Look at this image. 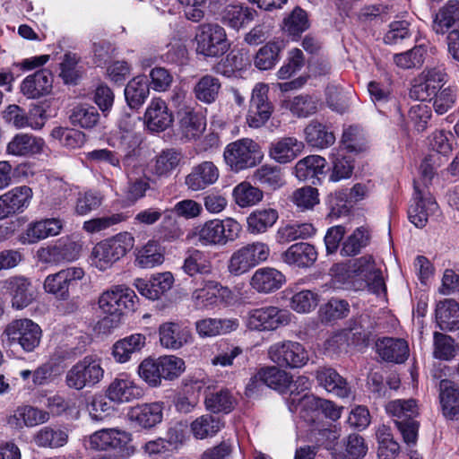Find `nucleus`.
Here are the masks:
<instances>
[{
	"instance_id": "39448f33",
	"label": "nucleus",
	"mask_w": 459,
	"mask_h": 459,
	"mask_svg": "<svg viewBox=\"0 0 459 459\" xmlns=\"http://www.w3.org/2000/svg\"><path fill=\"white\" fill-rule=\"evenodd\" d=\"M131 434L119 429H102L85 439V446L94 451L117 450L122 456H130L134 449L130 446Z\"/></svg>"
},
{
	"instance_id": "2eb2a0df",
	"label": "nucleus",
	"mask_w": 459,
	"mask_h": 459,
	"mask_svg": "<svg viewBox=\"0 0 459 459\" xmlns=\"http://www.w3.org/2000/svg\"><path fill=\"white\" fill-rule=\"evenodd\" d=\"M143 394V389L125 373L115 377L107 390V397L110 401L118 403L140 399Z\"/></svg>"
},
{
	"instance_id": "9b49d317",
	"label": "nucleus",
	"mask_w": 459,
	"mask_h": 459,
	"mask_svg": "<svg viewBox=\"0 0 459 459\" xmlns=\"http://www.w3.org/2000/svg\"><path fill=\"white\" fill-rule=\"evenodd\" d=\"M136 295L125 285H115L104 291L99 298V307L105 314L121 315L126 310H134Z\"/></svg>"
},
{
	"instance_id": "ddd939ff",
	"label": "nucleus",
	"mask_w": 459,
	"mask_h": 459,
	"mask_svg": "<svg viewBox=\"0 0 459 459\" xmlns=\"http://www.w3.org/2000/svg\"><path fill=\"white\" fill-rule=\"evenodd\" d=\"M85 272L82 267L70 266L56 273L49 274L44 281L46 292L53 294L59 299H67L69 289L83 279Z\"/></svg>"
},
{
	"instance_id": "b1692460",
	"label": "nucleus",
	"mask_w": 459,
	"mask_h": 459,
	"mask_svg": "<svg viewBox=\"0 0 459 459\" xmlns=\"http://www.w3.org/2000/svg\"><path fill=\"white\" fill-rule=\"evenodd\" d=\"M239 322L236 318H204L195 323V330L202 338L226 334L238 329Z\"/></svg>"
},
{
	"instance_id": "f8f14e48",
	"label": "nucleus",
	"mask_w": 459,
	"mask_h": 459,
	"mask_svg": "<svg viewBox=\"0 0 459 459\" xmlns=\"http://www.w3.org/2000/svg\"><path fill=\"white\" fill-rule=\"evenodd\" d=\"M269 87L256 83L253 88L246 122L251 128L264 126L272 116L273 107L268 100Z\"/></svg>"
},
{
	"instance_id": "58836bf2",
	"label": "nucleus",
	"mask_w": 459,
	"mask_h": 459,
	"mask_svg": "<svg viewBox=\"0 0 459 459\" xmlns=\"http://www.w3.org/2000/svg\"><path fill=\"white\" fill-rule=\"evenodd\" d=\"M4 334L7 337V345L16 349L20 347L27 351L29 349V319H17L5 328Z\"/></svg>"
},
{
	"instance_id": "412c9836",
	"label": "nucleus",
	"mask_w": 459,
	"mask_h": 459,
	"mask_svg": "<svg viewBox=\"0 0 459 459\" xmlns=\"http://www.w3.org/2000/svg\"><path fill=\"white\" fill-rule=\"evenodd\" d=\"M285 276L273 267L257 269L250 279V286L259 293H271L281 288Z\"/></svg>"
},
{
	"instance_id": "5fc2aeb1",
	"label": "nucleus",
	"mask_w": 459,
	"mask_h": 459,
	"mask_svg": "<svg viewBox=\"0 0 459 459\" xmlns=\"http://www.w3.org/2000/svg\"><path fill=\"white\" fill-rule=\"evenodd\" d=\"M221 427L222 423L218 417L206 414L192 422L191 430L196 438L204 439L214 436Z\"/></svg>"
},
{
	"instance_id": "cd10ccee",
	"label": "nucleus",
	"mask_w": 459,
	"mask_h": 459,
	"mask_svg": "<svg viewBox=\"0 0 459 459\" xmlns=\"http://www.w3.org/2000/svg\"><path fill=\"white\" fill-rule=\"evenodd\" d=\"M326 160L319 155H308L299 160L294 168L295 176L299 180H310L312 184L319 181V176L325 174Z\"/></svg>"
},
{
	"instance_id": "f704fd0d",
	"label": "nucleus",
	"mask_w": 459,
	"mask_h": 459,
	"mask_svg": "<svg viewBox=\"0 0 459 459\" xmlns=\"http://www.w3.org/2000/svg\"><path fill=\"white\" fill-rule=\"evenodd\" d=\"M68 437L65 428L46 426L34 434L33 440L39 447L55 449L65 446Z\"/></svg>"
},
{
	"instance_id": "4c0bfd02",
	"label": "nucleus",
	"mask_w": 459,
	"mask_h": 459,
	"mask_svg": "<svg viewBox=\"0 0 459 459\" xmlns=\"http://www.w3.org/2000/svg\"><path fill=\"white\" fill-rule=\"evenodd\" d=\"M256 15V12L248 7L232 4L228 5L221 13V22L234 30H239L241 27L251 22Z\"/></svg>"
},
{
	"instance_id": "2f4dec72",
	"label": "nucleus",
	"mask_w": 459,
	"mask_h": 459,
	"mask_svg": "<svg viewBox=\"0 0 459 459\" xmlns=\"http://www.w3.org/2000/svg\"><path fill=\"white\" fill-rule=\"evenodd\" d=\"M146 344V337L142 333H134L117 341L113 345L112 354L116 361L127 362L132 355L140 352Z\"/></svg>"
},
{
	"instance_id": "aec40b11",
	"label": "nucleus",
	"mask_w": 459,
	"mask_h": 459,
	"mask_svg": "<svg viewBox=\"0 0 459 459\" xmlns=\"http://www.w3.org/2000/svg\"><path fill=\"white\" fill-rule=\"evenodd\" d=\"M439 403L443 416L450 420L459 418V385L443 379L439 383Z\"/></svg>"
},
{
	"instance_id": "dca6fc26",
	"label": "nucleus",
	"mask_w": 459,
	"mask_h": 459,
	"mask_svg": "<svg viewBox=\"0 0 459 459\" xmlns=\"http://www.w3.org/2000/svg\"><path fill=\"white\" fill-rule=\"evenodd\" d=\"M414 204L408 211V216L411 223L417 228H423L430 215L436 213L438 210L437 202L431 196L425 197L420 186L414 181Z\"/></svg>"
},
{
	"instance_id": "6e6552de",
	"label": "nucleus",
	"mask_w": 459,
	"mask_h": 459,
	"mask_svg": "<svg viewBox=\"0 0 459 459\" xmlns=\"http://www.w3.org/2000/svg\"><path fill=\"white\" fill-rule=\"evenodd\" d=\"M269 359L281 368H300L309 360L308 351L294 341H282L272 344L267 351Z\"/></svg>"
},
{
	"instance_id": "a878e982",
	"label": "nucleus",
	"mask_w": 459,
	"mask_h": 459,
	"mask_svg": "<svg viewBox=\"0 0 459 459\" xmlns=\"http://www.w3.org/2000/svg\"><path fill=\"white\" fill-rule=\"evenodd\" d=\"M147 126L152 131H164L173 122L166 102L161 99H153L145 112Z\"/></svg>"
},
{
	"instance_id": "c9c22d12",
	"label": "nucleus",
	"mask_w": 459,
	"mask_h": 459,
	"mask_svg": "<svg viewBox=\"0 0 459 459\" xmlns=\"http://www.w3.org/2000/svg\"><path fill=\"white\" fill-rule=\"evenodd\" d=\"M453 27L459 28V0H450L441 7L433 22V30L444 34Z\"/></svg>"
},
{
	"instance_id": "0e129e2a",
	"label": "nucleus",
	"mask_w": 459,
	"mask_h": 459,
	"mask_svg": "<svg viewBox=\"0 0 459 459\" xmlns=\"http://www.w3.org/2000/svg\"><path fill=\"white\" fill-rule=\"evenodd\" d=\"M160 359L147 358L143 359L138 367L139 377L152 387L159 386L161 384V372L160 369Z\"/></svg>"
},
{
	"instance_id": "a211bd4d",
	"label": "nucleus",
	"mask_w": 459,
	"mask_h": 459,
	"mask_svg": "<svg viewBox=\"0 0 459 459\" xmlns=\"http://www.w3.org/2000/svg\"><path fill=\"white\" fill-rule=\"evenodd\" d=\"M174 284V277L170 272L152 274L149 281L136 279L134 285L145 298L156 300L168 292Z\"/></svg>"
},
{
	"instance_id": "bb28decb",
	"label": "nucleus",
	"mask_w": 459,
	"mask_h": 459,
	"mask_svg": "<svg viewBox=\"0 0 459 459\" xmlns=\"http://www.w3.org/2000/svg\"><path fill=\"white\" fill-rule=\"evenodd\" d=\"M376 346L379 356L386 361L403 363L409 356V346L403 339L385 337Z\"/></svg>"
},
{
	"instance_id": "a19ab883",
	"label": "nucleus",
	"mask_w": 459,
	"mask_h": 459,
	"mask_svg": "<svg viewBox=\"0 0 459 459\" xmlns=\"http://www.w3.org/2000/svg\"><path fill=\"white\" fill-rule=\"evenodd\" d=\"M136 264L141 268H153L164 262V250L160 243L151 239L136 253Z\"/></svg>"
},
{
	"instance_id": "338daca9",
	"label": "nucleus",
	"mask_w": 459,
	"mask_h": 459,
	"mask_svg": "<svg viewBox=\"0 0 459 459\" xmlns=\"http://www.w3.org/2000/svg\"><path fill=\"white\" fill-rule=\"evenodd\" d=\"M410 22L405 20L394 21L389 24V29L384 36V42L387 45L402 44L411 37Z\"/></svg>"
},
{
	"instance_id": "c756f323",
	"label": "nucleus",
	"mask_w": 459,
	"mask_h": 459,
	"mask_svg": "<svg viewBox=\"0 0 459 459\" xmlns=\"http://www.w3.org/2000/svg\"><path fill=\"white\" fill-rule=\"evenodd\" d=\"M283 261L289 264L299 267H308L312 265L316 258L317 252L315 247L306 242H299L291 245L283 254Z\"/></svg>"
},
{
	"instance_id": "72a5a7b5",
	"label": "nucleus",
	"mask_w": 459,
	"mask_h": 459,
	"mask_svg": "<svg viewBox=\"0 0 459 459\" xmlns=\"http://www.w3.org/2000/svg\"><path fill=\"white\" fill-rule=\"evenodd\" d=\"M368 189L362 184H356L350 189L349 194L345 192L335 193L334 197L331 200L330 215L340 217L342 214L348 212L349 208L347 203H357L364 199L367 195Z\"/></svg>"
},
{
	"instance_id": "de8ad7c7",
	"label": "nucleus",
	"mask_w": 459,
	"mask_h": 459,
	"mask_svg": "<svg viewBox=\"0 0 459 459\" xmlns=\"http://www.w3.org/2000/svg\"><path fill=\"white\" fill-rule=\"evenodd\" d=\"M284 48L281 40L270 41L262 47L255 55V65L260 70L273 68L279 60V54Z\"/></svg>"
},
{
	"instance_id": "49530a36",
	"label": "nucleus",
	"mask_w": 459,
	"mask_h": 459,
	"mask_svg": "<svg viewBox=\"0 0 459 459\" xmlns=\"http://www.w3.org/2000/svg\"><path fill=\"white\" fill-rule=\"evenodd\" d=\"M204 403L206 409L213 413H229L235 406V399L227 389L207 392Z\"/></svg>"
},
{
	"instance_id": "7ed1b4c3",
	"label": "nucleus",
	"mask_w": 459,
	"mask_h": 459,
	"mask_svg": "<svg viewBox=\"0 0 459 459\" xmlns=\"http://www.w3.org/2000/svg\"><path fill=\"white\" fill-rule=\"evenodd\" d=\"M242 232V225L235 219H213L204 222L198 230L199 241L204 246H225L237 240Z\"/></svg>"
},
{
	"instance_id": "20e7f679",
	"label": "nucleus",
	"mask_w": 459,
	"mask_h": 459,
	"mask_svg": "<svg viewBox=\"0 0 459 459\" xmlns=\"http://www.w3.org/2000/svg\"><path fill=\"white\" fill-rule=\"evenodd\" d=\"M195 40L196 53L205 57H220L230 48L226 31L217 23L199 25Z\"/></svg>"
},
{
	"instance_id": "864d4df0",
	"label": "nucleus",
	"mask_w": 459,
	"mask_h": 459,
	"mask_svg": "<svg viewBox=\"0 0 459 459\" xmlns=\"http://www.w3.org/2000/svg\"><path fill=\"white\" fill-rule=\"evenodd\" d=\"M69 118L74 126L91 129L98 124L100 114L92 106L81 105L73 108Z\"/></svg>"
},
{
	"instance_id": "e2e57ef3",
	"label": "nucleus",
	"mask_w": 459,
	"mask_h": 459,
	"mask_svg": "<svg viewBox=\"0 0 459 459\" xmlns=\"http://www.w3.org/2000/svg\"><path fill=\"white\" fill-rule=\"evenodd\" d=\"M368 451L364 438L353 434L348 437L346 449L342 452L333 453L334 459H362Z\"/></svg>"
},
{
	"instance_id": "79ce46f5",
	"label": "nucleus",
	"mask_w": 459,
	"mask_h": 459,
	"mask_svg": "<svg viewBox=\"0 0 459 459\" xmlns=\"http://www.w3.org/2000/svg\"><path fill=\"white\" fill-rule=\"evenodd\" d=\"M150 93V85L144 76L133 78L126 86L125 97L131 108H140Z\"/></svg>"
},
{
	"instance_id": "4be33fe9",
	"label": "nucleus",
	"mask_w": 459,
	"mask_h": 459,
	"mask_svg": "<svg viewBox=\"0 0 459 459\" xmlns=\"http://www.w3.org/2000/svg\"><path fill=\"white\" fill-rule=\"evenodd\" d=\"M316 377L320 386L324 387L328 393L345 398L351 394V387L347 380L342 377L333 368H320L316 370Z\"/></svg>"
},
{
	"instance_id": "c85d7f7f",
	"label": "nucleus",
	"mask_w": 459,
	"mask_h": 459,
	"mask_svg": "<svg viewBox=\"0 0 459 459\" xmlns=\"http://www.w3.org/2000/svg\"><path fill=\"white\" fill-rule=\"evenodd\" d=\"M278 218V212L273 208L255 209L247 217V231L251 235L264 234L275 224Z\"/></svg>"
},
{
	"instance_id": "f3484780",
	"label": "nucleus",
	"mask_w": 459,
	"mask_h": 459,
	"mask_svg": "<svg viewBox=\"0 0 459 459\" xmlns=\"http://www.w3.org/2000/svg\"><path fill=\"white\" fill-rule=\"evenodd\" d=\"M219 178L218 167L212 161L205 160L192 168L185 178V184L191 191H200L214 185Z\"/></svg>"
},
{
	"instance_id": "09e8293b",
	"label": "nucleus",
	"mask_w": 459,
	"mask_h": 459,
	"mask_svg": "<svg viewBox=\"0 0 459 459\" xmlns=\"http://www.w3.org/2000/svg\"><path fill=\"white\" fill-rule=\"evenodd\" d=\"M235 203L241 208L255 205L263 199V192L249 182H241L232 191Z\"/></svg>"
},
{
	"instance_id": "0eeeda50",
	"label": "nucleus",
	"mask_w": 459,
	"mask_h": 459,
	"mask_svg": "<svg viewBox=\"0 0 459 459\" xmlns=\"http://www.w3.org/2000/svg\"><path fill=\"white\" fill-rule=\"evenodd\" d=\"M104 376L100 359L94 356H86L74 364L65 375V383L69 388L80 391L98 384Z\"/></svg>"
},
{
	"instance_id": "37998d69",
	"label": "nucleus",
	"mask_w": 459,
	"mask_h": 459,
	"mask_svg": "<svg viewBox=\"0 0 459 459\" xmlns=\"http://www.w3.org/2000/svg\"><path fill=\"white\" fill-rule=\"evenodd\" d=\"M436 318L441 329L459 328V304L453 299L439 302L436 308Z\"/></svg>"
},
{
	"instance_id": "473e14b6",
	"label": "nucleus",
	"mask_w": 459,
	"mask_h": 459,
	"mask_svg": "<svg viewBox=\"0 0 459 459\" xmlns=\"http://www.w3.org/2000/svg\"><path fill=\"white\" fill-rule=\"evenodd\" d=\"M307 143L317 149H325L333 145L335 142L333 133L324 124L312 120L304 129Z\"/></svg>"
},
{
	"instance_id": "f03ea898",
	"label": "nucleus",
	"mask_w": 459,
	"mask_h": 459,
	"mask_svg": "<svg viewBox=\"0 0 459 459\" xmlns=\"http://www.w3.org/2000/svg\"><path fill=\"white\" fill-rule=\"evenodd\" d=\"M263 157L260 145L250 138L232 142L223 152L225 163L235 172L256 166Z\"/></svg>"
},
{
	"instance_id": "680f3d73",
	"label": "nucleus",
	"mask_w": 459,
	"mask_h": 459,
	"mask_svg": "<svg viewBox=\"0 0 459 459\" xmlns=\"http://www.w3.org/2000/svg\"><path fill=\"white\" fill-rule=\"evenodd\" d=\"M51 136L70 149L80 148L86 141L85 134L74 128L56 127L52 130Z\"/></svg>"
},
{
	"instance_id": "69168bd1",
	"label": "nucleus",
	"mask_w": 459,
	"mask_h": 459,
	"mask_svg": "<svg viewBox=\"0 0 459 459\" xmlns=\"http://www.w3.org/2000/svg\"><path fill=\"white\" fill-rule=\"evenodd\" d=\"M53 82L52 74L47 69H41L30 75V99L39 98L48 94Z\"/></svg>"
},
{
	"instance_id": "f257e3e1",
	"label": "nucleus",
	"mask_w": 459,
	"mask_h": 459,
	"mask_svg": "<svg viewBox=\"0 0 459 459\" xmlns=\"http://www.w3.org/2000/svg\"><path fill=\"white\" fill-rule=\"evenodd\" d=\"M134 245V238L129 232H121L111 238L98 243L92 249L91 256L97 268L103 271L125 256Z\"/></svg>"
},
{
	"instance_id": "4d7b16f0",
	"label": "nucleus",
	"mask_w": 459,
	"mask_h": 459,
	"mask_svg": "<svg viewBox=\"0 0 459 459\" xmlns=\"http://www.w3.org/2000/svg\"><path fill=\"white\" fill-rule=\"evenodd\" d=\"M253 180L270 189H277L283 185L281 170L277 167L264 165L255 170Z\"/></svg>"
},
{
	"instance_id": "4468645a",
	"label": "nucleus",
	"mask_w": 459,
	"mask_h": 459,
	"mask_svg": "<svg viewBox=\"0 0 459 459\" xmlns=\"http://www.w3.org/2000/svg\"><path fill=\"white\" fill-rule=\"evenodd\" d=\"M161 347L169 351H178L193 342L191 329L178 322H165L158 328Z\"/></svg>"
},
{
	"instance_id": "1a4fd4ad",
	"label": "nucleus",
	"mask_w": 459,
	"mask_h": 459,
	"mask_svg": "<svg viewBox=\"0 0 459 459\" xmlns=\"http://www.w3.org/2000/svg\"><path fill=\"white\" fill-rule=\"evenodd\" d=\"M447 74L442 67L424 69L414 80L410 96L420 101L432 100L446 82Z\"/></svg>"
},
{
	"instance_id": "6e6d98bb",
	"label": "nucleus",
	"mask_w": 459,
	"mask_h": 459,
	"mask_svg": "<svg viewBox=\"0 0 459 459\" xmlns=\"http://www.w3.org/2000/svg\"><path fill=\"white\" fill-rule=\"evenodd\" d=\"M181 156L173 149L162 151L155 159L152 168L158 177H168L178 166Z\"/></svg>"
},
{
	"instance_id": "9d476101",
	"label": "nucleus",
	"mask_w": 459,
	"mask_h": 459,
	"mask_svg": "<svg viewBox=\"0 0 459 459\" xmlns=\"http://www.w3.org/2000/svg\"><path fill=\"white\" fill-rule=\"evenodd\" d=\"M290 320V311L269 306L250 310L247 315V326L251 330L273 331L287 325Z\"/></svg>"
},
{
	"instance_id": "ea45409f",
	"label": "nucleus",
	"mask_w": 459,
	"mask_h": 459,
	"mask_svg": "<svg viewBox=\"0 0 459 459\" xmlns=\"http://www.w3.org/2000/svg\"><path fill=\"white\" fill-rule=\"evenodd\" d=\"M221 88V83L217 77L205 74L195 84L193 92L199 101L212 104L217 100Z\"/></svg>"
},
{
	"instance_id": "7c9ffc66",
	"label": "nucleus",
	"mask_w": 459,
	"mask_h": 459,
	"mask_svg": "<svg viewBox=\"0 0 459 459\" xmlns=\"http://www.w3.org/2000/svg\"><path fill=\"white\" fill-rule=\"evenodd\" d=\"M221 285L212 280H204L201 286L196 288L191 296L193 304L196 309H207L217 303Z\"/></svg>"
},
{
	"instance_id": "393cba45",
	"label": "nucleus",
	"mask_w": 459,
	"mask_h": 459,
	"mask_svg": "<svg viewBox=\"0 0 459 459\" xmlns=\"http://www.w3.org/2000/svg\"><path fill=\"white\" fill-rule=\"evenodd\" d=\"M304 143L295 137H283L271 144L270 157L278 163L294 160L303 151Z\"/></svg>"
},
{
	"instance_id": "e433bc0d",
	"label": "nucleus",
	"mask_w": 459,
	"mask_h": 459,
	"mask_svg": "<svg viewBox=\"0 0 459 459\" xmlns=\"http://www.w3.org/2000/svg\"><path fill=\"white\" fill-rule=\"evenodd\" d=\"M179 116V131L182 137L188 141L199 138L205 130L204 118L194 109H186Z\"/></svg>"
},
{
	"instance_id": "bf43d9fd",
	"label": "nucleus",
	"mask_w": 459,
	"mask_h": 459,
	"mask_svg": "<svg viewBox=\"0 0 459 459\" xmlns=\"http://www.w3.org/2000/svg\"><path fill=\"white\" fill-rule=\"evenodd\" d=\"M427 49L423 45L394 56V61L402 69L419 67L424 63Z\"/></svg>"
},
{
	"instance_id": "052dcab7",
	"label": "nucleus",
	"mask_w": 459,
	"mask_h": 459,
	"mask_svg": "<svg viewBox=\"0 0 459 459\" xmlns=\"http://www.w3.org/2000/svg\"><path fill=\"white\" fill-rule=\"evenodd\" d=\"M13 307L22 309L29 305V282L24 277H13L8 281Z\"/></svg>"
},
{
	"instance_id": "13d9d810",
	"label": "nucleus",
	"mask_w": 459,
	"mask_h": 459,
	"mask_svg": "<svg viewBox=\"0 0 459 459\" xmlns=\"http://www.w3.org/2000/svg\"><path fill=\"white\" fill-rule=\"evenodd\" d=\"M368 243V234L363 228H357L343 242L341 255L353 256L358 255Z\"/></svg>"
},
{
	"instance_id": "423d86ee",
	"label": "nucleus",
	"mask_w": 459,
	"mask_h": 459,
	"mask_svg": "<svg viewBox=\"0 0 459 459\" xmlns=\"http://www.w3.org/2000/svg\"><path fill=\"white\" fill-rule=\"evenodd\" d=\"M270 248L263 242H253L237 249L228 261V271L234 276H240L262 262L267 260Z\"/></svg>"
},
{
	"instance_id": "5701e85b",
	"label": "nucleus",
	"mask_w": 459,
	"mask_h": 459,
	"mask_svg": "<svg viewBox=\"0 0 459 459\" xmlns=\"http://www.w3.org/2000/svg\"><path fill=\"white\" fill-rule=\"evenodd\" d=\"M29 202V186H15L0 195V220L22 212Z\"/></svg>"
},
{
	"instance_id": "8fccbe9b",
	"label": "nucleus",
	"mask_w": 459,
	"mask_h": 459,
	"mask_svg": "<svg viewBox=\"0 0 459 459\" xmlns=\"http://www.w3.org/2000/svg\"><path fill=\"white\" fill-rule=\"evenodd\" d=\"M385 409L388 414L402 421L411 420L419 415V408L414 399L391 401Z\"/></svg>"
},
{
	"instance_id": "c03bdc74",
	"label": "nucleus",
	"mask_w": 459,
	"mask_h": 459,
	"mask_svg": "<svg viewBox=\"0 0 459 459\" xmlns=\"http://www.w3.org/2000/svg\"><path fill=\"white\" fill-rule=\"evenodd\" d=\"M182 269L189 276L210 275L213 272L212 263L204 252L193 249L187 252Z\"/></svg>"
},
{
	"instance_id": "6ab92c4d",
	"label": "nucleus",
	"mask_w": 459,
	"mask_h": 459,
	"mask_svg": "<svg viewBox=\"0 0 459 459\" xmlns=\"http://www.w3.org/2000/svg\"><path fill=\"white\" fill-rule=\"evenodd\" d=\"M163 409L161 402L139 404L129 411L128 418L143 429H152L162 421Z\"/></svg>"
},
{
	"instance_id": "3c124183",
	"label": "nucleus",
	"mask_w": 459,
	"mask_h": 459,
	"mask_svg": "<svg viewBox=\"0 0 459 459\" xmlns=\"http://www.w3.org/2000/svg\"><path fill=\"white\" fill-rule=\"evenodd\" d=\"M322 399L313 394H304L298 400L294 408L290 406L291 411H299L301 418L306 421L315 422L320 415V404Z\"/></svg>"
},
{
	"instance_id": "774afa93",
	"label": "nucleus",
	"mask_w": 459,
	"mask_h": 459,
	"mask_svg": "<svg viewBox=\"0 0 459 459\" xmlns=\"http://www.w3.org/2000/svg\"><path fill=\"white\" fill-rule=\"evenodd\" d=\"M317 293L305 290L295 293L290 299V307L298 313H309L318 304Z\"/></svg>"
},
{
	"instance_id": "603ef678",
	"label": "nucleus",
	"mask_w": 459,
	"mask_h": 459,
	"mask_svg": "<svg viewBox=\"0 0 459 459\" xmlns=\"http://www.w3.org/2000/svg\"><path fill=\"white\" fill-rule=\"evenodd\" d=\"M332 161V171L329 179L332 182H338L351 178L353 165L351 160L344 156L342 151L333 149L330 154Z\"/></svg>"
},
{
	"instance_id": "a18cd8bd",
	"label": "nucleus",
	"mask_w": 459,
	"mask_h": 459,
	"mask_svg": "<svg viewBox=\"0 0 459 459\" xmlns=\"http://www.w3.org/2000/svg\"><path fill=\"white\" fill-rule=\"evenodd\" d=\"M257 377L266 386L281 393L285 392L291 383L289 374L274 366L261 368L257 372Z\"/></svg>"
}]
</instances>
